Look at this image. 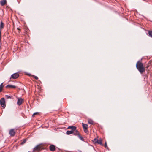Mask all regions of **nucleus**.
Returning <instances> with one entry per match:
<instances>
[{
    "label": "nucleus",
    "instance_id": "nucleus-27",
    "mask_svg": "<svg viewBox=\"0 0 152 152\" xmlns=\"http://www.w3.org/2000/svg\"><path fill=\"white\" fill-rule=\"evenodd\" d=\"M17 29H18L20 30V29H19V28H17Z\"/></svg>",
    "mask_w": 152,
    "mask_h": 152
},
{
    "label": "nucleus",
    "instance_id": "nucleus-13",
    "mask_svg": "<svg viewBox=\"0 0 152 152\" xmlns=\"http://www.w3.org/2000/svg\"><path fill=\"white\" fill-rule=\"evenodd\" d=\"M82 126L83 129H85L88 128V125L87 124L83 123Z\"/></svg>",
    "mask_w": 152,
    "mask_h": 152
},
{
    "label": "nucleus",
    "instance_id": "nucleus-18",
    "mask_svg": "<svg viewBox=\"0 0 152 152\" xmlns=\"http://www.w3.org/2000/svg\"><path fill=\"white\" fill-rule=\"evenodd\" d=\"M78 137H79V138L80 140H81L82 141H84V139L81 136L80 134L78 136Z\"/></svg>",
    "mask_w": 152,
    "mask_h": 152
},
{
    "label": "nucleus",
    "instance_id": "nucleus-26",
    "mask_svg": "<svg viewBox=\"0 0 152 152\" xmlns=\"http://www.w3.org/2000/svg\"><path fill=\"white\" fill-rule=\"evenodd\" d=\"M34 77V78L36 79V80H38V77L37 76H35Z\"/></svg>",
    "mask_w": 152,
    "mask_h": 152
},
{
    "label": "nucleus",
    "instance_id": "nucleus-1",
    "mask_svg": "<svg viewBox=\"0 0 152 152\" xmlns=\"http://www.w3.org/2000/svg\"><path fill=\"white\" fill-rule=\"evenodd\" d=\"M136 67L137 69L141 74H142L145 71V69L143 67L142 63L140 62L139 61L137 62Z\"/></svg>",
    "mask_w": 152,
    "mask_h": 152
},
{
    "label": "nucleus",
    "instance_id": "nucleus-14",
    "mask_svg": "<svg viewBox=\"0 0 152 152\" xmlns=\"http://www.w3.org/2000/svg\"><path fill=\"white\" fill-rule=\"evenodd\" d=\"M40 149V147L39 145H38L37 146H36L34 148V150H37L39 149Z\"/></svg>",
    "mask_w": 152,
    "mask_h": 152
},
{
    "label": "nucleus",
    "instance_id": "nucleus-16",
    "mask_svg": "<svg viewBox=\"0 0 152 152\" xmlns=\"http://www.w3.org/2000/svg\"><path fill=\"white\" fill-rule=\"evenodd\" d=\"M3 83H2L0 85V92L1 91L3 88Z\"/></svg>",
    "mask_w": 152,
    "mask_h": 152
},
{
    "label": "nucleus",
    "instance_id": "nucleus-3",
    "mask_svg": "<svg viewBox=\"0 0 152 152\" xmlns=\"http://www.w3.org/2000/svg\"><path fill=\"white\" fill-rule=\"evenodd\" d=\"M19 76V74L17 73H16L11 75L10 77V79H16L18 78Z\"/></svg>",
    "mask_w": 152,
    "mask_h": 152
},
{
    "label": "nucleus",
    "instance_id": "nucleus-15",
    "mask_svg": "<svg viewBox=\"0 0 152 152\" xmlns=\"http://www.w3.org/2000/svg\"><path fill=\"white\" fill-rule=\"evenodd\" d=\"M88 123L90 124H93V121L91 119H88Z\"/></svg>",
    "mask_w": 152,
    "mask_h": 152
},
{
    "label": "nucleus",
    "instance_id": "nucleus-21",
    "mask_svg": "<svg viewBox=\"0 0 152 152\" xmlns=\"http://www.w3.org/2000/svg\"><path fill=\"white\" fill-rule=\"evenodd\" d=\"M84 131L86 133H88V130L87 128L85 129H84Z\"/></svg>",
    "mask_w": 152,
    "mask_h": 152
},
{
    "label": "nucleus",
    "instance_id": "nucleus-6",
    "mask_svg": "<svg viewBox=\"0 0 152 152\" xmlns=\"http://www.w3.org/2000/svg\"><path fill=\"white\" fill-rule=\"evenodd\" d=\"M68 129H71L72 131L74 132V131L76 130V127L75 126H69L67 128Z\"/></svg>",
    "mask_w": 152,
    "mask_h": 152
},
{
    "label": "nucleus",
    "instance_id": "nucleus-19",
    "mask_svg": "<svg viewBox=\"0 0 152 152\" xmlns=\"http://www.w3.org/2000/svg\"><path fill=\"white\" fill-rule=\"evenodd\" d=\"M97 141H98V139H97L96 138H94L93 140V142L94 143H97Z\"/></svg>",
    "mask_w": 152,
    "mask_h": 152
},
{
    "label": "nucleus",
    "instance_id": "nucleus-12",
    "mask_svg": "<svg viewBox=\"0 0 152 152\" xmlns=\"http://www.w3.org/2000/svg\"><path fill=\"white\" fill-rule=\"evenodd\" d=\"M74 133V132L72 131H67L66 132V134L67 135H69L70 134H73Z\"/></svg>",
    "mask_w": 152,
    "mask_h": 152
},
{
    "label": "nucleus",
    "instance_id": "nucleus-25",
    "mask_svg": "<svg viewBox=\"0 0 152 152\" xmlns=\"http://www.w3.org/2000/svg\"><path fill=\"white\" fill-rule=\"evenodd\" d=\"M104 146H105V148H108V147L107 145V142H105Z\"/></svg>",
    "mask_w": 152,
    "mask_h": 152
},
{
    "label": "nucleus",
    "instance_id": "nucleus-4",
    "mask_svg": "<svg viewBox=\"0 0 152 152\" xmlns=\"http://www.w3.org/2000/svg\"><path fill=\"white\" fill-rule=\"evenodd\" d=\"M15 132L14 131V129H11L9 132V134L12 136H14L15 134Z\"/></svg>",
    "mask_w": 152,
    "mask_h": 152
},
{
    "label": "nucleus",
    "instance_id": "nucleus-23",
    "mask_svg": "<svg viewBox=\"0 0 152 152\" xmlns=\"http://www.w3.org/2000/svg\"><path fill=\"white\" fill-rule=\"evenodd\" d=\"M5 97L7 99H11V97L9 95H6L5 96Z\"/></svg>",
    "mask_w": 152,
    "mask_h": 152
},
{
    "label": "nucleus",
    "instance_id": "nucleus-8",
    "mask_svg": "<svg viewBox=\"0 0 152 152\" xmlns=\"http://www.w3.org/2000/svg\"><path fill=\"white\" fill-rule=\"evenodd\" d=\"M6 87L7 88L8 87L10 88H16V86H13V85H7L6 86Z\"/></svg>",
    "mask_w": 152,
    "mask_h": 152
},
{
    "label": "nucleus",
    "instance_id": "nucleus-17",
    "mask_svg": "<svg viewBox=\"0 0 152 152\" xmlns=\"http://www.w3.org/2000/svg\"><path fill=\"white\" fill-rule=\"evenodd\" d=\"M4 28V23L1 21V22L0 24V28L1 29L3 28Z\"/></svg>",
    "mask_w": 152,
    "mask_h": 152
},
{
    "label": "nucleus",
    "instance_id": "nucleus-2",
    "mask_svg": "<svg viewBox=\"0 0 152 152\" xmlns=\"http://www.w3.org/2000/svg\"><path fill=\"white\" fill-rule=\"evenodd\" d=\"M0 102L1 106L3 107V108H4L5 107V100L4 99V98H1L0 100Z\"/></svg>",
    "mask_w": 152,
    "mask_h": 152
},
{
    "label": "nucleus",
    "instance_id": "nucleus-24",
    "mask_svg": "<svg viewBox=\"0 0 152 152\" xmlns=\"http://www.w3.org/2000/svg\"><path fill=\"white\" fill-rule=\"evenodd\" d=\"M39 113L38 112H35L32 115V117H34L35 115H37Z\"/></svg>",
    "mask_w": 152,
    "mask_h": 152
},
{
    "label": "nucleus",
    "instance_id": "nucleus-9",
    "mask_svg": "<svg viewBox=\"0 0 152 152\" xmlns=\"http://www.w3.org/2000/svg\"><path fill=\"white\" fill-rule=\"evenodd\" d=\"M74 135L75 136L77 135V136L80 134L79 132L76 129L74 131Z\"/></svg>",
    "mask_w": 152,
    "mask_h": 152
},
{
    "label": "nucleus",
    "instance_id": "nucleus-10",
    "mask_svg": "<svg viewBox=\"0 0 152 152\" xmlns=\"http://www.w3.org/2000/svg\"><path fill=\"white\" fill-rule=\"evenodd\" d=\"M97 143L100 144V145H102L103 144L102 143V139H100L98 140L97 141Z\"/></svg>",
    "mask_w": 152,
    "mask_h": 152
},
{
    "label": "nucleus",
    "instance_id": "nucleus-22",
    "mask_svg": "<svg viewBox=\"0 0 152 152\" xmlns=\"http://www.w3.org/2000/svg\"><path fill=\"white\" fill-rule=\"evenodd\" d=\"M26 141V139H24L23 140V141L22 142L21 144H23L25 143Z\"/></svg>",
    "mask_w": 152,
    "mask_h": 152
},
{
    "label": "nucleus",
    "instance_id": "nucleus-7",
    "mask_svg": "<svg viewBox=\"0 0 152 152\" xmlns=\"http://www.w3.org/2000/svg\"><path fill=\"white\" fill-rule=\"evenodd\" d=\"M50 150L52 151H54L55 150V148L53 145H51L50 146Z\"/></svg>",
    "mask_w": 152,
    "mask_h": 152
},
{
    "label": "nucleus",
    "instance_id": "nucleus-20",
    "mask_svg": "<svg viewBox=\"0 0 152 152\" xmlns=\"http://www.w3.org/2000/svg\"><path fill=\"white\" fill-rule=\"evenodd\" d=\"M149 35L152 37V31H149L148 32Z\"/></svg>",
    "mask_w": 152,
    "mask_h": 152
},
{
    "label": "nucleus",
    "instance_id": "nucleus-11",
    "mask_svg": "<svg viewBox=\"0 0 152 152\" xmlns=\"http://www.w3.org/2000/svg\"><path fill=\"white\" fill-rule=\"evenodd\" d=\"M6 1L5 0H2L1 1L0 4L1 6H4L6 3Z\"/></svg>",
    "mask_w": 152,
    "mask_h": 152
},
{
    "label": "nucleus",
    "instance_id": "nucleus-5",
    "mask_svg": "<svg viewBox=\"0 0 152 152\" xmlns=\"http://www.w3.org/2000/svg\"><path fill=\"white\" fill-rule=\"evenodd\" d=\"M23 99L21 98H18L17 102V104L18 105H20L22 103Z\"/></svg>",
    "mask_w": 152,
    "mask_h": 152
}]
</instances>
